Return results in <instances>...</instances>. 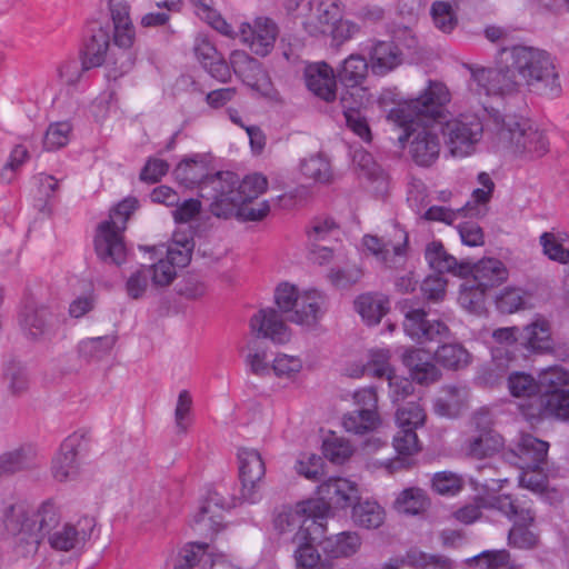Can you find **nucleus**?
I'll list each match as a JSON object with an SVG mask.
<instances>
[{
	"label": "nucleus",
	"mask_w": 569,
	"mask_h": 569,
	"mask_svg": "<svg viewBox=\"0 0 569 569\" xmlns=\"http://www.w3.org/2000/svg\"><path fill=\"white\" fill-rule=\"evenodd\" d=\"M449 101L448 88L430 80L417 98L399 102L388 113V120L405 129L399 141H410L409 152L419 166L428 167L439 157L440 142L429 123L442 117Z\"/></svg>",
	"instance_id": "f257e3e1"
},
{
	"label": "nucleus",
	"mask_w": 569,
	"mask_h": 569,
	"mask_svg": "<svg viewBox=\"0 0 569 569\" xmlns=\"http://www.w3.org/2000/svg\"><path fill=\"white\" fill-rule=\"evenodd\" d=\"M268 189V179L261 173H251L242 180L231 171H218V176L203 188L210 199V211L216 217L229 218L238 214L248 221H259L270 211L268 201L249 206Z\"/></svg>",
	"instance_id": "f03ea898"
},
{
	"label": "nucleus",
	"mask_w": 569,
	"mask_h": 569,
	"mask_svg": "<svg viewBox=\"0 0 569 569\" xmlns=\"http://www.w3.org/2000/svg\"><path fill=\"white\" fill-rule=\"evenodd\" d=\"M61 523V512L52 500H46L37 508L17 502L6 508L3 525L14 538L18 552L23 557L34 555L44 537Z\"/></svg>",
	"instance_id": "7ed1b4c3"
},
{
	"label": "nucleus",
	"mask_w": 569,
	"mask_h": 569,
	"mask_svg": "<svg viewBox=\"0 0 569 569\" xmlns=\"http://www.w3.org/2000/svg\"><path fill=\"white\" fill-rule=\"evenodd\" d=\"M503 61L513 64L521 84L529 91L549 98L560 96L559 71L547 51L526 46L505 47Z\"/></svg>",
	"instance_id": "20e7f679"
},
{
	"label": "nucleus",
	"mask_w": 569,
	"mask_h": 569,
	"mask_svg": "<svg viewBox=\"0 0 569 569\" xmlns=\"http://www.w3.org/2000/svg\"><path fill=\"white\" fill-rule=\"evenodd\" d=\"M485 507L493 508L513 522L508 533V543L519 549H532L539 542V537L529 526L535 522L536 512L528 496L495 495L485 500Z\"/></svg>",
	"instance_id": "39448f33"
},
{
	"label": "nucleus",
	"mask_w": 569,
	"mask_h": 569,
	"mask_svg": "<svg viewBox=\"0 0 569 569\" xmlns=\"http://www.w3.org/2000/svg\"><path fill=\"white\" fill-rule=\"evenodd\" d=\"M493 121L498 140L515 153L529 158H539L549 150L545 131L530 120L516 116L496 114Z\"/></svg>",
	"instance_id": "423d86ee"
},
{
	"label": "nucleus",
	"mask_w": 569,
	"mask_h": 569,
	"mask_svg": "<svg viewBox=\"0 0 569 569\" xmlns=\"http://www.w3.org/2000/svg\"><path fill=\"white\" fill-rule=\"evenodd\" d=\"M137 208L138 200L136 198H126L111 211L110 220L99 224L94 238V249L102 261L119 266L126 260L122 231Z\"/></svg>",
	"instance_id": "0eeeda50"
},
{
	"label": "nucleus",
	"mask_w": 569,
	"mask_h": 569,
	"mask_svg": "<svg viewBox=\"0 0 569 569\" xmlns=\"http://www.w3.org/2000/svg\"><path fill=\"white\" fill-rule=\"evenodd\" d=\"M503 59L505 47L499 50L495 68L467 66L479 94L509 96L520 91L522 84L517 70Z\"/></svg>",
	"instance_id": "6e6552de"
},
{
	"label": "nucleus",
	"mask_w": 569,
	"mask_h": 569,
	"mask_svg": "<svg viewBox=\"0 0 569 569\" xmlns=\"http://www.w3.org/2000/svg\"><path fill=\"white\" fill-rule=\"evenodd\" d=\"M446 146L455 157H466L475 151L481 140L483 122L476 113H460L441 126Z\"/></svg>",
	"instance_id": "1a4fd4ad"
},
{
	"label": "nucleus",
	"mask_w": 569,
	"mask_h": 569,
	"mask_svg": "<svg viewBox=\"0 0 569 569\" xmlns=\"http://www.w3.org/2000/svg\"><path fill=\"white\" fill-rule=\"evenodd\" d=\"M318 501L309 502L308 510L313 517V523L322 526V520L331 508H341L353 506L359 499V489L357 483L340 477L329 478L318 487Z\"/></svg>",
	"instance_id": "9d476101"
},
{
	"label": "nucleus",
	"mask_w": 569,
	"mask_h": 569,
	"mask_svg": "<svg viewBox=\"0 0 569 569\" xmlns=\"http://www.w3.org/2000/svg\"><path fill=\"white\" fill-rule=\"evenodd\" d=\"M399 309L403 315V330L411 340L422 345L431 341L443 342L451 337V331L443 321L429 319L427 311L413 307L410 300H402Z\"/></svg>",
	"instance_id": "9b49d317"
},
{
	"label": "nucleus",
	"mask_w": 569,
	"mask_h": 569,
	"mask_svg": "<svg viewBox=\"0 0 569 569\" xmlns=\"http://www.w3.org/2000/svg\"><path fill=\"white\" fill-rule=\"evenodd\" d=\"M472 430L462 445L463 453L477 460L490 458L503 447V438L492 428L488 412H477L471 421Z\"/></svg>",
	"instance_id": "f8f14e48"
},
{
	"label": "nucleus",
	"mask_w": 569,
	"mask_h": 569,
	"mask_svg": "<svg viewBox=\"0 0 569 569\" xmlns=\"http://www.w3.org/2000/svg\"><path fill=\"white\" fill-rule=\"evenodd\" d=\"M239 478L241 481V498L250 503L260 499V483L266 473L261 453L253 448L238 450Z\"/></svg>",
	"instance_id": "ddd939ff"
},
{
	"label": "nucleus",
	"mask_w": 569,
	"mask_h": 569,
	"mask_svg": "<svg viewBox=\"0 0 569 569\" xmlns=\"http://www.w3.org/2000/svg\"><path fill=\"white\" fill-rule=\"evenodd\" d=\"M19 323L28 339L50 340L58 328V317L46 306L27 305L20 313Z\"/></svg>",
	"instance_id": "4468645a"
},
{
	"label": "nucleus",
	"mask_w": 569,
	"mask_h": 569,
	"mask_svg": "<svg viewBox=\"0 0 569 569\" xmlns=\"http://www.w3.org/2000/svg\"><path fill=\"white\" fill-rule=\"evenodd\" d=\"M87 450L83 435L73 433L64 439L52 460V475L58 481L74 479L80 470V457Z\"/></svg>",
	"instance_id": "2eb2a0df"
},
{
	"label": "nucleus",
	"mask_w": 569,
	"mask_h": 569,
	"mask_svg": "<svg viewBox=\"0 0 569 569\" xmlns=\"http://www.w3.org/2000/svg\"><path fill=\"white\" fill-rule=\"evenodd\" d=\"M93 527L94 521L90 517H83L76 523H60L48 537V542L58 551L81 549L90 538Z\"/></svg>",
	"instance_id": "dca6fc26"
},
{
	"label": "nucleus",
	"mask_w": 569,
	"mask_h": 569,
	"mask_svg": "<svg viewBox=\"0 0 569 569\" xmlns=\"http://www.w3.org/2000/svg\"><path fill=\"white\" fill-rule=\"evenodd\" d=\"M251 333L257 339H269L283 345L290 340L291 332L281 316L272 308L261 309L250 319Z\"/></svg>",
	"instance_id": "f3484780"
},
{
	"label": "nucleus",
	"mask_w": 569,
	"mask_h": 569,
	"mask_svg": "<svg viewBox=\"0 0 569 569\" xmlns=\"http://www.w3.org/2000/svg\"><path fill=\"white\" fill-rule=\"evenodd\" d=\"M176 179L187 188L198 187L200 197L210 201L208 196H204L203 188L211 181L212 178L218 176V172L210 173L209 162L206 157L194 154L190 158L183 159L178 163L173 170Z\"/></svg>",
	"instance_id": "a211bd4d"
},
{
	"label": "nucleus",
	"mask_w": 569,
	"mask_h": 569,
	"mask_svg": "<svg viewBox=\"0 0 569 569\" xmlns=\"http://www.w3.org/2000/svg\"><path fill=\"white\" fill-rule=\"evenodd\" d=\"M312 11L301 24L311 37L328 34L332 26L339 20L341 10L336 0H313L309 2Z\"/></svg>",
	"instance_id": "6ab92c4d"
},
{
	"label": "nucleus",
	"mask_w": 569,
	"mask_h": 569,
	"mask_svg": "<svg viewBox=\"0 0 569 569\" xmlns=\"http://www.w3.org/2000/svg\"><path fill=\"white\" fill-rule=\"evenodd\" d=\"M392 238L393 240L383 241L376 236L366 234L362 239V244L378 260L392 264L396 263V258L406 256L408 233L398 226H395Z\"/></svg>",
	"instance_id": "aec40b11"
},
{
	"label": "nucleus",
	"mask_w": 569,
	"mask_h": 569,
	"mask_svg": "<svg viewBox=\"0 0 569 569\" xmlns=\"http://www.w3.org/2000/svg\"><path fill=\"white\" fill-rule=\"evenodd\" d=\"M305 82L309 91L326 102L336 99L337 74L326 62L310 63L305 68Z\"/></svg>",
	"instance_id": "412c9836"
},
{
	"label": "nucleus",
	"mask_w": 569,
	"mask_h": 569,
	"mask_svg": "<svg viewBox=\"0 0 569 569\" xmlns=\"http://www.w3.org/2000/svg\"><path fill=\"white\" fill-rule=\"evenodd\" d=\"M519 341L530 352H552L553 339L550 321L541 315H536L530 323L520 329Z\"/></svg>",
	"instance_id": "4be33fe9"
},
{
	"label": "nucleus",
	"mask_w": 569,
	"mask_h": 569,
	"mask_svg": "<svg viewBox=\"0 0 569 569\" xmlns=\"http://www.w3.org/2000/svg\"><path fill=\"white\" fill-rule=\"evenodd\" d=\"M248 28L249 36L246 30L242 31V36L251 51L261 57L269 54L279 32L276 22L270 18L260 17L254 20L252 27Z\"/></svg>",
	"instance_id": "5701e85b"
},
{
	"label": "nucleus",
	"mask_w": 569,
	"mask_h": 569,
	"mask_svg": "<svg viewBox=\"0 0 569 569\" xmlns=\"http://www.w3.org/2000/svg\"><path fill=\"white\" fill-rule=\"evenodd\" d=\"M325 297L317 290L303 291L287 319L297 325L313 327L323 315Z\"/></svg>",
	"instance_id": "b1692460"
},
{
	"label": "nucleus",
	"mask_w": 569,
	"mask_h": 569,
	"mask_svg": "<svg viewBox=\"0 0 569 569\" xmlns=\"http://www.w3.org/2000/svg\"><path fill=\"white\" fill-rule=\"evenodd\" d=\"M402 362L408 368L411 379L419 385L433 383L441 376L430 355L422 349L408 348L402 355Z\"/></svg>",
	"instance_id": "393cba45"
},
{
	"label": "nucleus",
	"mask_w": 569,
	"mask_h": 569,
	"mask_svg": "<svg viewBox=\"0 0 569 569\" xmlns=\"http://www.w3.org/2000/svg\"><path fill=\"white\" fill-rule=\"evenodd\" d=\"M425 257L430 268L438 273L448 272L457 277L465 278L469 276L470 261H458L449 254L443 244L439 241H432L426 248Z\"/></svg>",
	"instance_id": "a878e982"
},
{
	"label": "nucleus",
	"mask_w": 569,
	"mask_h": 569,
	"mask_svg": "<svg viewBox=\"0 0 569 569\" xmlns=\"http://www.w3.org/2000/svg\"><path fill=\"white\" fill-rule=\"evenodd\" d=\"M368 74V62L360 54L349 56L337 70V78L346 88L345 92L353 93L358 98L363 92L361 84Z\"/></svg>",
	"instance_id": "bb28decb"
},
{
	"label": "nucleus",
	"mask_w": 569,
	"mask_h": 569,
	"mask_svg": "<svg viewBox=\"0 0 569 569\" xmlns=\"http://www.w3.org/2000/svg\"><path fill=\"white\" fill-rule=\"evenodd\" d=\"M469 274L472 276V283L481 290H488L501 284L508 278V270L505 264L493 258L482 259L478 263L470 262Z\"/></svg>",
	"instance_id": "cd10ccee"
},
{
	"label": "nucleus",
	"mask_w": 569,
	"mask_h": 569,
	"mask_svg": "<svg viewBox=\"0 0 569 569\" xmlns=\"http://www.w3.org/2000/svg\"><path fill=\"white\" fill-rule=\"evenodd\" d=\"M549 443L531 435H523L517 445L516 456L521 469L536 471L545 463Z\"/></svg>",
	"instance_id": "c85d7f7f"
},
{
	"label": "nucleus",
	"mask_w": 569,
	"mask_h": 569,
	"mask_svg": "<svg viewBox=\"0 0 569 569\" xmlns=\"http://www.w3.org/2000/svg\"><path fill=\"white\" fill-rule=\"evenodd\" d=\"M393 447L401 457L386 462V468L391 473L400 469H407L410 466L409 457L420 451L416 430L399 428V431L393 437Z\"/></svg>",
	"instance_id": "c756f323"
},
{
	"label": "nucleus",
	"mask_w": 569,
	"mask_h": 569,
	"mask_svg": "<svg viewBox=\"0 0 569 569\" xmlns=\"http://www.w3.org/2000/svg\"><path fill=\"white\" fill-rule=\"evenodd\" d=\"M355 309L369 326L378 325L390 309L387 296L378 292H367L355 300Z\"/></svg>",
	"instance_id": "7c9ffc66"
},
{
	"label": "nucleus",
	"mask_w": 569,
	"mask_h": 569,
	"mask_svg": "<svg viewBox=\"0 0 569 569\" xmlns=\"http://www.w3.org/2000/svg\"><path fill=\"white\" fill-rule=\"evenodd\" d=\"M362 545L361 537L355 531H342L321 541L323 553L331 558H349L356 555Z\"/></svg>",
	"instance_id": "2f4dec72"
},
{
	"label": "nucleus",
	"mask_w": 569,
	"mask_h": 569,
	"mask_svg": "<svg viewBox=\"0 0 569 569\" xmlns=\"http://www.w3.org/2000/svg\"><path fill=\"white\" fill-rule=\"evenodd\" d=\"M343 116L347 127L359 136L363 141L371 140V131L367 119L362 116L360 107L362 104V96L353 98V93L342 92L340 97Z\"/></svg>",
	"instance_id": "473e14b6"
},
{
	"label": "nucleus",
	"mask_w": 569,
	"mask_h": 569,
	"mask_svg": "<svg viewBox=\"0 0 569 569\" xmlns=\"http://www.w3.org/2000/svg\"><path fill=\"white\" fill-rule=\"evenodd\" d=\"M109 44V30L102 27L93 29L82 51L83 67L92 69L101 66L106 60Z\"/></svg>",
	"instance_id": "72a5a7b5"
},
{
	"label": "nucleus",
	"mask_w": 569,
	"mask_h": 569,
	"mask_svg": "<svg viewBox=\"0 0 569 569\" xmlns=\"http://www.w3.org/2000/svg\"><path fill=\"white\" fill-rule=\"evenodd\" d=\"M372 72L383 76L400 64V51L398 47L390 41L377 42L370 52Z\"/></svg>",
	"instance_id": "f704fd0d"
},
{
	"label": "nucleus",
	"mask_w": 569,
	"mask_h": 569,
	"mask_svg": "<svg viewBox=\"0 0 569 569\" xmlns=\"http://www.w3.org/2000/svg\"><path fill=\"white\" fill-rule=\"evenodd\" d=\"M351 518L359 527L376 529L385 521V510L376 501L358 499L352 506Z\"/></svg>",
	"instance_id": "c9c22d12"
},
{
	"label": "nucleus",
	"mask_w": 569,
	"mask_h": 569,
	"mask_svg": "<svg viewBox=\"0 0 569 569\" xmlns=\"http://www.w3.org/2000/svg\"><path fill=\"white\" fill-rule=\"evenodd\" d=\"M395 508L407 515H421L430 507V499L426 491L418 487L403 489L393 502Z\"/></svg>",
	"instance_id": "e433bc0d"
},
{
	"label": "nucleus",
	"mask_w": 569,
	"mask_h": 569,
	"mask_svg": "<svg viewBox=\"0 0 569 569\" xmlns=\"http://www.w3.org/2000/svg\"><path fill=\"white\" fill-rule=\"evenodd\" d=\"M292 542L297 546L295 550V560L299 569H312L320 561V553L312 545L309 529L298 530Z\"/></svg>",
	"instance_id": "4c0bfd02"
},
{
	"label": "nucleus",
	"mask_w": 569,
	"mask_h": 569,
	"mask_svg": "<svg viewBox=\"0 0 569 569\" xmlns=\"http://www.w3.org/2000/svg\"><path fill=\"white\" fill-rule=\"evenodd\" d=\"M230 64L233 72L250 86H254L259 77L264 76L261 63L244 51H233L230 56Z\"/></svg>",
	"instance_id": "58836bf2"
},
{
	"label": "nucleus",
	"mask_w": 569,
	"mask_h": 569,
	"mask_svg": "<svg viewBox=\"0 0 569 569\" xmlns=\"http://www.w3.org/2000/svg\"><path fill=\"white\" fill-rule=\"evenodd\" d=\"M539 398L569 391V372L560 367H552L540 372L538 378Z\"/></svg>",
	"instance_id": "ea45409f"
},
{
	"label": "nucleus",
	"mask_w": 569,
	"mask_h": 569,
	"mask_svg": "<svg viewBox=\"0 0 569 569\" xmlns=\"http://www.w3.org/2000/svg\"><path fill=\"white\" fill-rule=\"evenodd\" d=\"M539 407L537 412L529 413L530 417H552L559 420H569V391L549 395L548 398H538Z\"/></svg>",
	"instance_id": "a19ab883"
},
{
	"label": "nucleus",
	"mask_w": 569,
	"mask_h": 569,
	"mask_svg": "<svg viewBox=\"0 0 569 569\" xmlns=\"http://www.w3.org/2000/svg\"><path fill=\"white\" fill-rule=\"evenodd\" d=\"M390 365V351L387 349H377L370 351L369 360L361 369L350 373L352 377L369 376L373 378H387L393 375Z\"/></svg>",
	"instance_id": "79ce46f5"
},
{
	"label": "nucleus",
	"mask_w": 569,
	"mask_h": 569,
	"mask_svg": "<svg viewBox=\"0 0 569 569\" xmlns=\"http://www.w3.org/2000/svg\"><path fill=\"white\" fill-rule=\"evenodd\" d=\"M435 359L447 369L459 370L470 363L471 356L460 343H442L435 352Z\"/></svg>",
	"instance_id": "37998d69"
},
{
	"label": "nucleus",
	"mask_w": 569,
	"mask_h": 569,
	"mask_svg": "<svg viewBox=\"0 0 569 569\" xmlns=\"http://www.w3.org/2000/svg\"><path fill=\"white\" fill-rule=\"evenodd\" d=\"M472 569H521V565L510 558L509 551L486 550L469 560Z\"/></svg>",
	"instance_id": "c03bdc74"
},
{
	"label": "nucleus",
	"mask_w": 569,
	"mask_h": 569,
	"mask_svg": "<svg viewBox=\"0 0 569 569\" xmlns=\"http://www.w3.org/2000/svg\"><path fill=\"white\" fill-rule=\"evenodd\" d=\"M381 423L379 413L369 410H355L343 416L342 426L346 431L355 435H365L373 431Z\"/></svg>",
	"instance_id": "a18cd8bd"
},
{
	"label": "nucleus",
	"mask_w": 569,
	"mask_h": 569,
	"mask_svg": "<svg viewBox=\"0 0 569 569\" xmlns=\"http://www.w3.org/2000/svg\"><path fill=\"white\" fill-rule=\"evenodd\" d=\"M116 341L114 335L88 338L79 343L78 351L80 357L88 361L100 360L110 352Z\"/></svg>",
	"instance_id": "49530a36"
},
{
	"label": "nucleus",
	"mask_w": 569,
	"mask_h": 569,
	"mask_svg": "<svg viewBox=\"0 0 569 569\" xmlns=\"http://www.w3.org/2000/svg\"><path fill=\"white\" fill-rule=\"evenodd\" d=\"M480 210L471 202H467L463 207L452 210L442 206H432L423 214V218L429 221H440L447 224H452L459 217L478 216Z\"/></svg>",
	"instance_id": "de8ad7c7"
},
{
	"label": "nucleus",
	"mask_w": 569,
	"mask_h": 569,
	"mask_svg": "<svg viewBox=\"0 0 569 569\" xmlns=\"http://www.w3.org/2000/svg\"><path fill=\"white\" fill-rule=\"evenodd\" d=\"M113 29L114 44L124 50L122 53L124 60L120 66L121 73H124L133 66L134 62L132 53L127 50L130 49L134 42L136 31L132 23L113 26Z\"/></svg>",
	"instance_id": "09e8293b"
},
{
	"label": "nucleus",
	"mask_w": 569,
	"mask_h": 569,
	"mask_svg": "<svg viewBox=\"0 0 569 569\" xmlns=\"http://www.w3.org/2000/svg\"><path fill=\"white\" fill-rule=\"evenodd\" d=\"M508 389L513 397L531 398L539 395V383L531 375L520 371L508 377Z\"/></svg>",
	"instance_id": "8fccbe9b"
},
{
	"label": "nucleus",
	"mask_w": 569,
	"mask_h": 569,
	"mask_svg": "<svg viewBox=\"0 0 569 569\" xmlns=\"http://www.w3.org/2000/svg\"><path fill=\"white\" fill-rule=\"evenodd\" d=\"M33 459L24 449H16L0 456V476H9L32 466Z\"/></svg>",
	"instance_id": "3c124183"
},
{
	"label": "nucleus",
	"mask_w": 569,
	"mask_h": 569,
	"mask_svg": "<svg viewBox=\"0 0 569 569\" xmlns=\"http://www.w3.org/2000/svg\"><path fill=\"white\" fill-rule=\"evenodd\" d=\"M300 170L307 179L320 183L329 182L332 177L330 163L321 156H312L305 159L300 164Z\"/></svg>",
	"instance_id": "603ef678"
},
{
	"label": "nucleus",
	"mask_w": 569,
	"mask_h": 569,
	"mask_svg": "<svg viewBox=\"0 0 569 569\" xmlns=\"http://www.w3.org/2000/svg\"><path fill=\"white\" fill-rule=\"evenodd\" d=\"M72 127L68 121L51 123L43 137V148L47 151L63 148L69 142Z\"/></svg>",
	"instance_id": "864d4df0"
},
{
	"label": "nucleus",
	"mask_w": 569,
	"mask_h": 569,
	"mask_svg": "<svg viewBox=\"0 0 569 569\" xmlns=\"http://www.w3.org/2000/svg\"><path fill=\"white\" fill-rule=\"evenodd\" d=\"M353 163L360 178L369 181L383 179L382 168L375 161L372 154L365 150H357L353 154Z\"/></svg>",
	"instance_id": "5fc2aeb1"
},
{
	"label": "nucleus",
	"mask_w": 569,
	"mask_h": 569,
	"mask_svg": "<svg viewBox=\"0 0 569 569\" xmlns=\"http://www.w3.org/2000/svg\"><path fill=\"white\" fill-rule=\"evenodd\" d=\"M322 448L325 457L335 463H343L353 452L349 440L336 436L327 438Z\"/></svg>",
	"instance_id": "6e6d98bb"
},
{
	"label": "nucleus",
	"mask_w": 569,
	"mask_h": 569,
	"mask_svg": "<svg viewBox=\"0 0 569 569\" xmlns=\"http://www.w3.org/2000/svg\"><path fill=\"white\" fill-rule=\"evenodd\" d=\"M425 419V410L418 402H408L406 406L398 408L396 412V421L399 428L416 430L423 425Z\"/></svg>",
	"instance_id": "4d7b16f0"
},
{
	"label": "nucleus",
	"mask_w": 569,
	"mask_h": 569,
	"mask_svg": "<svg viewBox=\"0 0 569 569\" xmlns=\"http://www.w3.org/2000/svg\"><path fill=\"white\" fill-rule=\"evenodd\" d=\"M463 485V479L451 471L437 472L432 478V489L441 496H456Z\"/></svg>",
	"instance_id": "13d9d810"
},
{
	"label": "nucleus",
	"mask_w": 569,
	"mask_h": 569,
	"mask_svg": "<svg viewBox=\"0 0 569 569\" xmlns=\"http://www.w3.org/2000/svg\"><path fill=\"white\" fill-rule=\"evenodd\" d=\"M300 511L309 512L308 507H302L301 509L297 510L292 509L291 507H282V509L276 515L273 519L276 529H278L280 532H284L297 527H299V530L306 529L305 525L308 521V518L302 520Z\"/></svg>",
	"instance_id": "bf43d9fd"
},
{
	"label": "nucleus",
	"mask_w": 569,
	"mask_h": 569,
	"mask_svg": "<svg viewBox=\"0 0 569 569\" xmlns=\"http://www.w3.org/2000/svg\"><path fill=\"white\" fill-rule=\"evenodd\" d=\"M450 3V1H437L431 7V16L435 26L446 33L451 32L457 26V17Z\"/></svg>",
	"instance_id": "052dcab7"
},
{
	"label": "nucleus",
	"mask_w": 569,
	"mask_h": 569,
	"mask_svg": "<svg viewBox=\"0 0 569 569\" xmlns=\"http://www.w3.org/2000/svg\"><path fill=\"white\" fill-rule=\"evenodd\" d=\"M540 244L543 253L553 261L559 263H569V250L566 249L561 241L552 232H543L540 236Z\"/></svg>",
	"instance_id": "680f3d73"
},
{
	"label": "nucleus",
	"mask_w": 569,
	"mask_h": 569,
	"mask_svg": "<svg viewBox=\"0 0 569 569\" xmlns=\"http://www.w3.org/2000/svg\"><path fill=\"white\" fill-rule=\"evenodd\" d=\"M526 293L518 288H508L497 298V308L502 313H513L526 307Z\"/></svg>",
	"instance_id": "e2e57ef3"
},
{
	"label": "nucleus",
	"mask_w": 569,
	"mask_h": 569,
	"mask_svg": "<svg viewBox=\"0 0 569 569\" xmlns=\"http://www.w3.org/2000/svg\"><path fill=\"white\" fill-rule=\"evenodd\" d=\"M409 562L418 569H451L448 558L438 555H429L422 551H410Z\"/></svg>",
	"instance_id": "0e129e2a"
},
{
	"label": "nucleus",
	"mask_w": 569,
	"mask_h": 569,
	"mask_svg": "<svg viewBox=\"0 0 569 569\" xmlns=\"http://www.w3.org/2000/svg\"><path fill=\"white\" fill-rule=\"evenodd\" d=\"M445 396L437 399L435 403L436 411L441 416H450L451 408L457 406L467 391L462 387L447 386L442 389Z\"/></svg>",
	"instance_id": "69168bd1"
},
{
	"label": "nucleus",
	"mask_w": 569,
	"mask_h": 569,
	"mask_svg": "<svg viewBox=\"0 0 569 569\" xmlns=\"http://www.w3.org/2000/svg\"><path fill=\"white\" fill-rule=\"evenodd\" d=\"M194 247L193 239L191 237H184V244L182 248L177 244H170L167 248V257L166 260L170 262V264L176 269L186 267L190 260L192 250Z\"/></svg>",
	"instance_id": "338daca9"
},
{
	"label": "nucleus",
	"mask_w": 569,
	"mask_h": 569,
	"mask_svg": "<svg viewBox=\"0 0 569 569\" xmlns=\"http://www.w3.org/2000/svg\"><path fill=\"white\" fill-rule=\"evenodd\" d=\"M249 353L246 357V363L249 366L250 371L257 376H266L270 372V367L266 360L267 355L258 346L257 340H252L249 346Z\"/></svg>",
	"instance_id": "774afa93"
}]
</instances>
